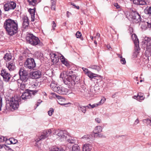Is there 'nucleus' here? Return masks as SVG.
Returning <instances> with one entry per match:
<instances>
[{
	"instance_id": "c85d7f7f",
	"label": "nucleus",
	"mask_w": 151,
	"mask_h": 151,
	"mask_svg": "<svg viewBox=\"0 0 151 151\" xmlns=\"http://www.w3.org/2000/svg\"><path fill=\"white\" fill-rule=\"evenodd\" d=\"M86 106H83L79 105L78 106V108L79 110L81 111L82 112L85 113L86 112Z\"/></svg>"
},
{
	"instance_id": "ddd939ff",
	"label": "nucleus",
	"mask_w": 151,
	"mask_h": 151,
	"mask_svg": "<svg viewBox=\"0 0 151 151\" xmlns=\"http://www.w3.org/2000/svg\"><path fill=\"white\" fill-rule=\"evenodd\" d=\"M66 71H63L60 74V77L63 80L64 83L65 84H68L70 86H71V83L68 80V77Z\"/></svg>"
},
{
	"instance_id": "69168bd1",
	"label": "nucleus",
	"mask_w": 151,
	"mask_h": 151,
	"mask_svg": "<svg viewBox=\"0 0 151 151\" xmlns=\"http://www.w3.org/2000/svg\"><path fill=\"white\" fill-rule=\"evenodd\" d=\"M117 55L118 56V57L119 58H120V59L122 58V56L119 54H117Z\"/></svg>"
},
{
	"instance_id": "3c124183",
	"label": "nucleus",
	"mask_w": 151,
	"mask_h": 151,
	"mask_svg": "<svg viewBox=\"0 0 151 151\" xmlns=\"http://www.w3.org/2000/svg\"><path fill=\"white\" fill-rule=\"evenodd\" d=\"M100 34L99 33H97L96 36L95 37V39L96 40H99V39Z\"/></svg>"
},
{
	"instance_id": "338daca9",
	"label": "nucleus",
	"mask_w": 151,
	"mask_h": 151,
	"mask_svg": "<svg viewBox=\"0 0 151 151\" xmlns=\"http://www.w3.org/2000/svg\"><path fill=\"white\" fill-rule=\"evenodd\" d=\"M107 47L109 50H111V49H110L111 48V47H110V45H107Z\"/></svg>"
},
{
	"instance_id": "f257e3e1",
	"label": "nucleus",
	"mask_w": 151,
	"mask_h": 151,
	"mask_svg": "<svg viewBox=\"0 0 151 151\" xmlns=\"http://www.w3.org/2000/svg\"><path fill=\"white\" fill-rule=\"evenodd\" d=\"M4 27L8 33L12 36L17 32L18 25L17 22L11 19L6 20L4 23Z\"/></svg>"
},
{
	"instance_id": "c9c22d12",
	"label": "nucleus",
	"mask_w": 151,
	"mask_h": 151,
	"mask_svg": "<svg viewBox=\"0 0 151 151\" xmlns=\"http://www.w3.org/2000/svg\"><path fill=\"white\" fill-rule=\"evenodd\" d=\"M91 135H85L82 137V139H84L85 140L88 141H89V140L91 139Z\"/></svg>"
},
{
	"instance_id": "9b49d317",
	"label": "nucleus",
	"mask_w": 151,
	"mask_h": 151,
	"mask_svg": "<svg viewBox=\"0 0 151 151\" xmlns=\"http://www.w3.org/2000/svg\"><path fill=\"white\" fill-rule=\"evenodd\" d=\"M57 132V135L60 137L61 141H63L67 137L68 133L66 131H60L56 130L55 132V134Z\"/></svg>"
},
{
	"instance_id": "412c9836",
	"label": "nucleus",
	"mask_w": 151,
	"mask_h": 151,
	"mask_svg": "<svg viewBox=\"0 0 151 151\" xmlns=\"http://www.w3.org/2000/svg\"><path fill=\"white\" fill-rule=\"evenodd\" d=\"M21 81V82H19V81H18V86L21 90H24L25 89L26 83L27 81Z\"/></svg>"
},
{
	"instance_id": "603ef678",
	"label": "nucleus",
	"mask_w": 151,
	"mask_h": 151,
	"mask_svg": "<svg viewBox=\"0 0 151 151\" xmlns=\"http://www.w3.org/2000/svg\"><path fill=\"white\" fill-rule=\"evenodd\" d=\"M52 29L54 30L55 29V27L56 26V24L54 21H52Z\"/></svg>"
},
{
	"instance_id": "58836bf2",
	"label": "nucleus",
	"mask_w": 151,
	"mask_h": 151,
	"mask_svg": "<svg viewBox=\"0 0 151 151\" xmlns=\"http://www.w3.org/2000/svg\"><path fill=\"white\" fill-rule=\"evenodd\" d=\"M3 148H4L6 150H7L11 149V148L9 146H6L5 145H1V149Z\"/></svg>"
},
{
	"instance_id": "0e129e2a",
	"label": "nucleus",
	"mask_w": 151,
	"mask_h": 151,
	"mask_svg": "<svg viewBox=\"0 0 151 151\" xmlns=\"http://www.w3.org/2000/svg\"><path fill=\"white\" fill-rule=\"evenodd\" d=\"M91 104H89L88 105L86 106V107L87 108H88V109H90V107L89 106H91Z\"/></svg>"
},
{
	"instance_id": "cd10ccee",
	"label": "nucleus",
	"mask_w": 151,
	"mask_h": 151,
	"mask_svg": "<svg viewBox=\"0 0 151 151\" xmlns=\"http://www.w3.org/2000/svg\"><path fill=\"white\" fill-rule=\"evenodd\" d=\"M12 57V55L10 53H7L5 55L4 58L6 61H9L11 59Z\"/></svg>"
},
{
	"instance_id": "473e14b6",
	"label": "nucleus",
	"mask_w": 151,
	"mask_h": 151,
	"mask_svg": "<svg viewBox=\"0 0 151 151\" xmlns=\"http://www.w3.org/2000/svg\"><path fill=\"white\" fill-rule=\"evenodd\" d=\"M72 151H80L79 146L77 144H75L72 147Z\"/></svg>"
},
{
	"instance_id": "a19ab883",
	"label": "nucleus",
	"mask_w": 151,
	"mask_h": 151,
	"mask_svg": "<svg viewBox=\"0 0 151 151\" xmlns=\"http://www.w3.org/2000/svg\"><path fill=\"white\" fill-rule=\"evenodd\" d=\"M83 91H81L82 92L83 94L85 95H87L89 93L88 92V91L85 88L83 89Z\"/></svg>"
},
{
	"instance_id": "39448f33",
	"label": "nucleus",
	"mask_w": 151,
	"mask_h": 151,
	"mask_svg": "<svg viewBox=\"0 0 151 151\" xmlns=\"http://www.w3.org/2000/svg\"><path fill=\"white\" fill-rule=\"evenodd\" d=\"M131 37L132 39L134 42L135 45V52L133 55V57L135 58L139 52L140 50V48L139 47V42L138 39L136 34H132Z\"/></svg>"
},
{
	"instance_id": "aec40b11",
	"label": "nucleus",
	"mask_w": 151,
	"mask_h": 151,
	"mask_svg": "<svg viewBox=\"0 0 151 151\" xmlns=\"http://www.w3.org/2000/svg\"><path fill=\"white\" fill-rule=\"evenodd\" d=\"M106 99L105 98H104L102 99L101 101L98 103L96 104H93L91 105V108H93L95 107H97L98 106H99L101 105L102 104L104 103V102L105 101Z\"/></svg>"
},
{
	"instance_id": "f704fd0d",
	"label": "nucleus",
	"mask_w": 151,
	"mask_h": 151,
	"mask_svg": "<svg viewBox=\"0 0 151 151\" xmlns=\"http://www.w3.org/2000/svg\"><path fill=\"white\" fill-rule=\"evenodd\" d=\"M9 141H10V144H16L18 142V141L17 139H15L13 138H12L9 139Z\"/></svg>"
},
{
	"instance_id": "dca6fc26",
	"label": "nucleus",
	"mask_w": 151,
	"mask_h": 151,
	"mask_svg": "<svg viewBox=\"0 0 151 151\" xmlns=\"http://www.w3.org/2000/svg\"><path fill=\"white\" fill-rule=\"evenodd\" d=\"M53 95L55 96H56V97L58 98V100H57L58 103L61 105H65L67 104H70V103H69L68 104L65 103L64 102L65 101V98L60 96L58 95L55 94V93H53Z\"/></svg>"
},
{
	"instance_id": "4c0bfd02",
	"label": "nucleus",
	"mask_w": 151,
	"mask_h": 151,
	"mask_svg": "<svg viewBox=\"0 0 151 151\" xmlns=\"http://www.w3.org/2000/svg\"><path fill=\"white\" fill-rule=\"evenodd\" d=\"M143 121L144 122L146 123L147 124L151 126V120L147 119L143 120Z\"/></svg>"
},
{
	"instance_id": "7ed1b4c3",
	"label": "nucleus",
	"mask_w": 151,
	"mask_h": 151,
	"mask_svg": "<svg viewBox=\"0 0 151 151\" xmlns=\"http://www.w3.org/2000/svg\"><path fill=\"white\" fill-rule=\"evenodd\" d=\"M54 84L52 83L50 84V87L53 90L58 93L62 95H66L69 93L68 89L64 87L60 86H59L54 85Z\"/></svg>"
},
{
	"instance_id": "052dcab7",
	"label": "nucleus",
	"mask_w": 151,
	"mask_h": 151,
	"mask_svg": "<svg viewBox=\"0 0 151 151\" xmlns=\"http://www.w3.org/2000/svg\"><path fill=\"white\" fill-rule=\"evenodd\" d=\"M66 13L67 15V17H69L70 15L71 14L68 11H67L66 12Z\"/></svg>"
},
{
	"instance_id": "a211bd4d",
	"label": "nucleus",
	"mask_w": 151,
	"mask_h": 151,
	"mask_svg": "<svg viewBox=\"0 0 151 151\" xmlns=\"http://www.w3.org/2000/svg\"><path fill=\"white\" fill-rule=\"evenodd\" d=\"M50 56L52 62L53 63H56L58 62L59 59L56 54L52 53L50 54Z\"/></svg>"
},
{
	"instance_id": "e433bc0d",
	"label": "nucleus",
	"mask_w": 151,
	"mask_h": 151,
	"mask_svg": "<svg viewBox=\"0 0 151 151\" xmlns=\"http://www.w3.org/2000/svg\"><path fill=\"white\" fill-rule=\"evenodd\" d=\"M8 3L5 4L4 6V8L5 11H8L11 10Z\"/></svg>"
},
{
	"instance_id": "774afa93",
	"label": "nucleus",
	"mask_w": 151,
	"mask_h": 151,
	"mask_svg": "<svg viewBox=\"0 0 151 151\" xmlns=\"http://www.w3.org/2000/svg\"><path fill=\"white\" fill-rule=\"evenodd\" d=\"M129 31H130V32H131V31L132 32H133V29L132 28H129Z\"/></svg>"
},
{
	"instance_id": "37998d69",
	"label": "nucleus",
	"mask_w": 151,
	"mask_h": 151,
	"mask_svg": "<svg viewBox=\"0 0 151 151\" xmlns=\"http://www.w3.org/2000/svg\"><path fill=\"white\" fill-rule=\"evenodd\" d=\"M51 151H65L64 150L62 149H59L58 148L55 147L52 149Z\"/></svg>"
},
{
	"instance_id": "5701e85b",
	"label": "nucleus",
	"mask_w": 151,
	"mask_h": 151,
	"mask_svg": "<svg viewBox=\"0 0 151 151\" xmlns=\"http://www.w3.org/2000/svg\"><path fill=\"white\" fill-rule=\"evenodd\" d=\"M92 149L91 146L89 144H85L83 148V151H91Z\"/></svg>"
},
{
	"instance_id": "bb28decb",
	"label": "nucleus",
	"mask_w": 151,
	"mask_h": 151,
	"mask_svg": "<svg viewBox=\"0 0 151 151\" xmlns=\"http://www.w3.org/2000/svg\"><path fill=\"white\" fill-rule=\"evenodd\" d=\"M144 12L149 17H151V6L147 7L144 10Z\"/></svg>"
},
{
	"instance_id": "6e6d98bb",
	"label": "nucleus",
	"mask_w": 151,
	"mask_h": 151,
	"mask_svg": "<svg viewBox=\"0 0 151 151\" xmlns=\"http://www.w3.org/2000/svg\"><path fill=\"white\" fill-rule=\"evenodd\" d=\"M95 121L98 123H100L101 122V120L99 118H96L95 119Z\"/></svg>"
},
{
	"instance_id": "ea45409f",
	"label": "nucleus",
	"mask_w": 151,
	"mask_h": 151,
	"mask_svg": "<svg viewBox=\"0 0 151 151\" xmlns=\"http://www.w3.org/2000/svg\"><path fill=\"white\" fill-rule=\"evenodd\" d=\"M68 142L70 143H74L76 142V141L73 138H70L68 139Z\"/></svg>"
},
{
	"instance_id": "09e8293b",
	"label": "nucleus",
	"mask_w": 151,
	"mask_h": 151,
	"mask_svg": "<svg viewBox=\"0 0 151 151\" xmlns=\"http://www.w3.org/2000/svg\"><path fill=\"white\" fill-rule=\"evenodd\" d=\"M82 69L83 71L84 72V73L86 75L88 74V72L90 71H89L88 70V69L87 68H83Z\"/></svg>"
},
{
	"instance_id": "0eeeda50",
	"label": "nucleus",
	"mask_w": 151,
	"mask_h": 151,
	"mask_svg": "<svg viewBox=\"0 0 151 151\" xmlns=\"http://www.w3.org/2000/svg\"><path fill=\"white\" fill-rule=\"evenodd\" d=\"M19 74L20 81H28L29 79L28 72L24 69V67L20 68L19 71Z\"/></svg>"
},
{
	"instance_id": "bf43d9fd",
	"label": "nucleus",
	"mask_w": 151,
	"mask_h": 151,
	"mask_svg": "<svg viewBox=\"0 0 151 151\" xmlns=\"http://www.w3.org/2000/svg\"><path fill=\"white\" fill-rule=\"evenodd\" d=\"M133 98L135 99H136L138 100V95L137 96H133Z\"/></svg>"
},
{
	"instance_id": "8fccbe9b",
	"label": "nucleus",
	"mask_w": 151,
	"mask_h": 151,
	"mask_svg": "<svg viewBox=\"0 0 151 151\" xmlns=\"http://www.w3.org/2000/svg\"><path fill=\"white\" fill-rule=\"evenodd\" d=\"M121 63L122 64H125L126 63L125 59L124 58H122L120 60Z\"/></svg>"
},
{
	"instance_id": "f03ea898",
	"label": "nucleus",
	"mask_w": 151,
	"mask_h": 151,
	"mask_svg": "<svg viewBox=\"0 0 151 151\" xmlns=\"http://www.w3.org/2000/svg\"><path fill=\"white\" fill-rule=\"evenodd\" d=\"M26 40L29 43L34 46H42L43 45L38 37L32 34H29L27 35Z\"/></svg>"
},
{
	"instance_id": "9d476101",
	"label": "nucleus",
	"mask_w": 151,
	"mask_h": 151,
	"mask_svg": "<svg viewBox=\"0 0 151 151\" xmlns=\"http://www.w3.org/2000/svg\"><path fill=\"white\" fill-rule=\"evenodd\" d=\"M131 17L134 22L137 23L141 21V18L140 15L137 12L132 11L131 13Z\"/></svg>"
},
{
	"instance_id": "13d9d810",
	"label": "nucleus",
	"mask_w": 151,
	"mask_h": 151,
	"mask_svg": "<svg viewBox=\"0 0 151 151\" xmlns=\"http://www.w3.org/2000/svg\"><path fill=\"white\" fill-rule=\"evenodd\" d=\"M31 85V87L29 86V88H36V87L37 86H36L34 84H32Z\"/></svg>"
},
{
	"instance_id": "a18cd8bd",
	"label": "nucleus",
	"mask_w": 151,
	"mask_h": 151,
	"mask_svg": "<svg viewBox=\"0 0 151 151\" xmlns=\"http://www.w3.org/2000/svg\"><path fill=\"white\" fill-rule=\"evenodd\" d=\"M82 36L81 33L79 31H78L76 34V36L77 38H80Z\"/></svg>"
},
{
	"instance_id": "680f3d73",
	"label": "nucleus",
	"mask_w": 151,
	"mask_h": 151,
	"mask_svg": "<svg viewBox=\"0 0 151 151\" xmlns=\"http://www.w3.org/2000/svg\"><path fill=\"white\" fill-rule=\"evenodd\" d=\"M60 58L61 60V61L62 60H65V59L64 58V56L62 55L60 56Z\"/></svg>"
},
{
	"instance_id": "f3484780",
	"label": "nucleus",
	"mask_w": 151,
	"mask_h": 151,
	"mask_svg": "<svg viewBox=\"0 0 151 151\" xmlns=\"http://www.w3.org/2000/svg\"><path fill=\"white\" fill-rule=\"evenodd\" d=\"M66 71V73H68L67 74L68 77V80L70 81L71 83V86H74L75 84V82L73 79H72V75L73 73V71L70 70H68Z\"/></svg>"
},
{
	"instance_id": "b1692460",
	"label": "nucleus",
	"mask_w": 151,
	"mask_h": 151,
	"mask_svg": "<svg viewBox=\"0 0 151 151\" xmlns=\"http://www.w3.org/2000/svg\"><path fill=\"white\" fill-rule=\"evenodd\" d=\"M7 66L9 69L10 70H12L15 69V64L13 62L11 61L9 63L8 65H7Z\"/></svg>"
},
{
	"instance_id": "4468645a",
	"label": "nucleus",
	"mask_w": 151,
	"mask_h": 151,
	"mask_svg": "<svg viewBox=\"0 0 151 151\" xmlns=\"http://www.w3.org/2000/svg\"><path fill=\"white\" fill-rule=\"evenodd\" d=\"M41 75V72L39 70H36L30 72V76L32 79H37L40 78Z\"/></svg>"
},
{
	"instance_id": "864d4df0",
	"label": "nucleus",
	"mask_w": 151,
	"mask_h": 151,
	"mask_svg": "<svg viewBox=\"0 0 151 151\" xmlns=\"http://www.w3.org/2000/svg\"><path fill=\"white\" fill-rule=\"evenodd\" d=\"M146 4V3L145 1L142 0L139 1V4L140 5H144Z\"/></svg>"
},
{
	"instance_id": "4be33fe9",
	"label": "nucleus",
	"mask_w": 151,
	"mask_h": 151,
	"mask_svg": "<svg viewBox=\"0 0 151 151\" xmlns=\"http://www.w3.org/2000/svg\"><path fill=\"white\" fill-rule=\"evenodd\" d=\"M35 8H34L33 9H29L28 10V12L30 13L31 15V21H34L35 20Z\"/></svg>"
},
{
	"instance_id": "20e7f679",
	"label": "nucleus",
	"mask_w": 151,
	"mask_h": 151,
	"mask_svg": "<svg viewBox=\"0 0 151 151\" xmlns=\"http://www.w3.org/2000/svg\"><path fill=\"white\" fill-rule=\"evenodd\" d=\"M20 97L17 96L12 97L10 99L9 104L12 109H16L19 107V102L20 101Z\"/></svg>"
},
{
	"instance_id": "f8f14e48",
	"label": "nucleus",
	"mask_w": 151,
	"mask_h": 151,
	"mask_svg": "<svg viewBox=\"0 0 151 151\" xmlns=\"http://www.w3.org/2000/svg\"><path fill=\"white\" fill-rule=\"evenodd\" d=\"M52 132L51 129H49L47 130H45L43 131L38 139H37L36 141L37 142L40 140H43L48 137Z\"/></svg>"
},
{
	"instance_id": "72a5a7b5",
	"label": "nucleus",
	"mask_w": 151,
	"mask_h": 151,
	"mask_svg": "<svg viewBox=\"0 0 151 151\" xmlns=\"http://www.w3.org/2000/svg\"><path fill=\"white\" fill-rule=\"evenodd\" d=\"M51 9L52 10H55V0H51Z\"/></svg>"
},
{
	"instance_id": "6ab92c4d",
	"label": "nucleus",
	"mask_w": 151,
	"mask_h": 151,
	"mask_svg": "<svg viewBox=\"0 0 151 151\" xmlns=\"http://www.w3.org/2000/svg\"><path fill=\"white\" fill-rule=\"evenodd\" d=\"M22 26L24 28H26L29 25L28 19L27 17H24L23 19Z\"/></svg>"
},
{
	"instance_id": "5fc2aeb1",
	"label": "nucleus",
	"mask_w": 151,
	"mask_h": 151,
	"mask_svg": "<svg viewBox=\"0 0 151 151\" xmlns=\"http://www.w3.org/2000/svg\"><path fill=\"white\" fill-rule=\"evenodd\" d=\"M139 0H133V2L135 4H139Z\"/></svg>"
},
{
	"instance_id": "de8ad7c7",
	"label": "nucleus",
	"mask_w": 151,
	"mask_h": 151,
	"mask_svg": "<svg viewBox=\"0 0 151 151\" xmlns=\"http://www.w3.org/2000/svg\"><path fill=\"white\" fill-rule=\"evenodd\" d=\"M138 101L142 100L144 99V97L143 95H139V93L138 94Z\"/></svg>"
},
{
	"instance_id": "2eb2a0df",
	"label": "nucleus",
	"mask_w": 151,
	"mask_h": 151,
	"mask_svg": "<svg viewBox=\"0 0 151 151\" xmlns=\"http://www.w3.org/2000/svg\"><path fill=\"white\" fill-rule=\"evenodd\" d=\"M1 75L3 77L4 80L6 82H8L11 76L5 70H1Z\"/></svg>"
},
{
	"instance_id": "1a4fd4ad",
	"label": "nucleus",
	"mask_w": 151,
	"mask_h": 151,
	"mask_svg": "<svg viewBox=\"0 0 151 151\" xmlns=\"http://www.w3.org/2000/svg\"><path fill=\"white\" fill-rule=\"evenodd\" d=\"M25 67L29 69L34 68L36 66L34 59L32 58H28L24 62Z\"/></svg>"
},
{
	"instance_id": "e2e57ef3",
	"label": "nucleus",
	"mask_w": 151,
	"mask_h": 151,
	"mask_svg": "<svg viewBox=\"0 0 151 151\" xmlns=\"http://www.w3.org/2000/svg\"><path fill=\"white\" fill-rule=\"evenodd\" d=\"M139 122V120L137 119L134 122V124H137Z\"/></svg>"
},
{
	"instance_id": "a878e982",
	"label": "nucleus",
	"mask_w": 151,
	"mask_h": 151,
	"mask_svg": "<svg viewBox=\"0 0 151 151\" xmlns=\"http://www.w3.org/2000/svg\"><path fill=\"white\" fill-rule=\"evenodd\" d=\"M89 68L99 72L101 70V67L97 65H91Z\"/></svg>"
},
{
	"instance_id": "7c9ffc66",
	"label": "nucleus",
	"mask_w": 151,
	"mask_h": 151,
	"mask_svg": "<svg viewBox=\"0 0 151 151\" xmlns=\"http://www.w3.org/2000/svg\"><path fill=\"white\" fill-rule=\"evenodd\" d=\"M8 4L11 10L14 9L16 6V3L13 1H11L8 3Z\"/></svg>"
},
{
	"instance_id": "49530a36",
	"label": "nucleus",
	"mask_w": 151,
	"mask_h": 151,
	"mask_svg": "<svg viewBox=\"0 0 151 151\" xmlns=\"http://www.w3.org/2000/svg\"><path fill=\"white\" fill-rule=\"evenodd\" d=\"M61 62L63 64H64L67 66H69V64L65 60H61Z\"/></svg>"
},
{
	"instance_id": "79ce46f5",
	"label": "nucleus",
	"mask_w": 151,
	"mask_h": 151,
	"mask_svg": "<svg viewBox=\"0 0 151 151\" xmlns=\"http://www.w3.org/2000/svg\"><path fill=\"white\" fill-rule=\"evenodd\" d=\"M54 111V110L52 108H50L49 110L48 111V114L50 116H51L52 115Z\"/></svg>"
},
{
	"instance_id": "2f4dec72",
	"label": "nucleus",
	"mask_w": 151,
	"mask_h": 151,
	"mask_svg": "<svg viewBox=\"0 0 151 151\" xmlns=\"http://www.w3.org/2000/svg\"><path fill=\"white\" fill-rule=\"evenodd\" d=\"M87 75L90 78H93L94 77H96L98 75L97 74L94 73L91 71H90L88 73Z\"/></svg>"
},
{
	"instance_id": "4d7b16f0",
	"label": "nucleus",
	"mask_w": 151,
	"mask_h": 151,
	"mask_svg": "<svg viewBox=\"0 0 151 151\" xmlns=\"http://www.w3.org/2000/svg\"><path fill=\"white\" fill-rule=\"evenodd\" d=\"M114 6L116 7L117 9H118L120 8V6L117 3H115L114 4Z\"/></svg>"
},
{
	"instance_id": "423d86ee",
	"label": "nucleus",
	"mask_w": 151,
	"mask_h": 151,
	"mask_svg": "<svg viewBox=\"0 0 151 151\" xmlns=\"http://www.w3.org/2000/svg\"><path fill=\"white\" fill-rule=\"evenodd\" d=\"M37 92L38 90H36L27 89L26 90L25 92L23 93L21 96V98L22 99L26 100L28 99H30L32 97V95H35Z\"/></svg>"
},
{
	"instance_id": "393cba45",
	"label": "nucleus",
	"mask_w": 151,
	"mask_h": 151,
	"mask_svg": "<svg viewBox=\"0 0 151 151\" xmlns=\"http://www.w3.org/2000/svg\"><path fill=\"white\" fill-rule=\"evenodd\" d=\"M102 129L101 126H97L95 127L93 131V132L95 134H97L98 133H100L102 131Z\"/></svg>"
},
{
	"instance_id": "6e6552de",
	"label": "nucleus",
	"mask_w": 151,
	"mask_h": 151,
	"mask_svg": "<svg viewBox=\"0 0 151 151\" xmlns=\"http://www.w3.org/2000/svg\"><path fill=\"white\" fill-rule=\"evenodd\" d=\"M142 47L146 50L151 53V37H145Z\"/></svg>"
},
{
	"instance_id": "c756f323",
	"label": "nucleus",
	"mask_w": 151,
	"mask_h": 151,
	"mask_svg": "<svg viewBox=\"0 0 151 151\" xmlns=\"http://www.w3.org/2000/svg\"><path fill=\"white\" fill-rule=\"evenodd\" d=\"M30 6H35L37 3V0H27Z\"/></svg>"
},
{
	"instance_id": "c03bdc74",
	"label": "nucleus",
	"mask_w": 151,
	"mask_h": 151,
	"mask_svg": "<svg viewBox=\"0 0 151 151\" xmlns=\"http://www.w3.org/2000/svg\"><path fill=\"white\" fill-rule=\"evenodd\" d=\"M1 142L8 141H9V140L6 137L1 136Z\"/></svg>"
}]
</instances>
